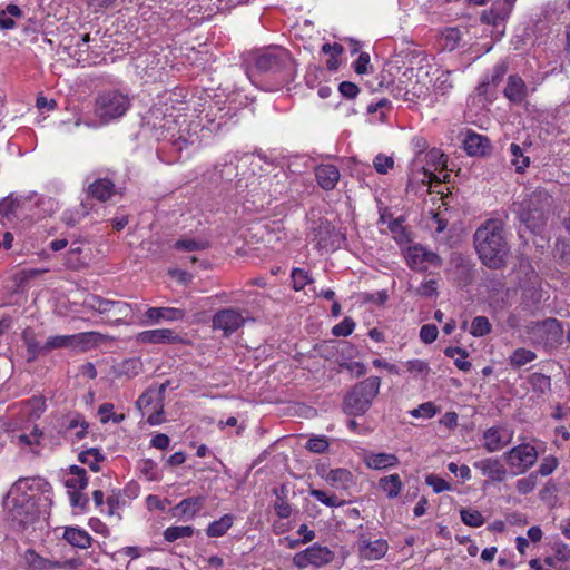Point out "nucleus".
Instances as JSON below:
<instances>
[{"instance_id": "f257e3e1", "label": "nucleus", "mask_w": 570, "mask_h": 570, "mask_svg": "<svg viewBox=\"0 0 570 570\" xmlns=\"http://www.w3.org/2000/svg\"><path fill=\"white\" fill-rule=\"evenodd\" d=\"M474 249L488 268L499 269L507 265L510 245L504 224L500 219H487L473 235Z\"/></svg>"}, {"instance_id": "f03ea898", "label": "nucleus", "mask_w": 570, "mask_h": 570, "mask_svg": "<svg viewBox=\"0 0 570 570\" xmlns=\"http://www.w3.org/2000/svg\"><path fill=\"white\" fill-rule=\"evenodd\" d=\"M552 208V197L543 189L533 191L527 202L514 203L513 212L530 232L538 233Z\"/></svg>"}, {"instance_id": "7ed1b4c3", "label": "nucleus", "mask_w": 570, "mask_h": 570, "mask_svg": "<svg viewBox=\"0 0 570 570\" xmlns=\"http://www.w3.org/2000/svg\"><path fill=\"white\" fill-rule=\"evenodd\" d=\"M255 65L261 72L278 76L284 81L294 80L296 75L291 53L282 47H272L258 52Z\"/></svg>"}, {"instance_id": "20e7f679", "label": "nucleus", "mask_w": 570, "mask_h": 570, "mask_svg": "<svg viewBox=\"0 0 570 570\" xmlns=\"http://www.w3.org/2000/svg\"><path fill=\"white\" fill-rule=\"evenodd\" d=\"M381 379L370 376L355 384L344 399V410L348 415L357 416L364 414L379 394Z\"/></svg>"}, {"instance_id": "39448f33", "label": "nucleus", "mask_w": 570, "mask_h": 570, "mask_svg": "<svg viewBox=\"0 0 570 570\" xmlns=\"http://www.w3.org/2000/svg\"><path fill=\"white\" fill-rule=\"evenodd\" d=\"M9 510L12 522L19 530H24L29 524L38 520L40 510L35 494L12 495L9 498Z\"/></svg>"}, {"instance_id": "423d86ee", "label": "nucleus", "mask_w": 570, "mask_h": 570, "mask_svg": "<svg viewBox=\"0 0 570 570\" xmlns=\"http://www.w3.org/2000/svg\"><path fill=\"white\" fill-rule=\"evenodd\" d=\"M129 98L112 91L100 95L96 100L95 112L104 122L121 117L129 108Z\"/></svg>"}, {"instance_id": "0eeeda50", "label": "nucleus", "mask_w": 570, "mask_h": 570, "mask_svg": "<svg viewBox=\"0 0 570 570\" xmlns=\"http://www.w3.org/2000/svg\"><path fill=\"white\" fill-rule=\"evenodd\" d=\"M538 459L535 448L529 443L519 444L504 453V460L510 468L518 469L517 473H524L534 465Z\"/></svg>"}, {"instance_id": "6e6552de", "label": "nucleus", "mask_w": 570, "mask_h": 570, "mask_svg": "<svg viewBox=\"0 0 570 570\" xmlns=\"http://www.w3.org/2000/svg\"><path fill=\"white\" fill-rule=\"evenodd\" d=\"M334 552L327 547L314 544L304 551L296 553L293 558L294 564L299 568H306L312 564L317 568L324 567L334 560Z\"/></svg>"}, {"instance_id": "1a4fd4ad", "label": "nucleus", "mask_w": 570, "mask_h": 570, "mask_svg": "<svg viewBox=\"0 0 570 570\" xmlns=\"http://www.w3.org/2000/svg\"><path fill=\"white\" fill-rule=\"evenodd\" d=\"M245 322L239 312L233 308L219 311L213 317L214 328L224 331L225 335H229L237 331Z\"/></svg>"}, {"instance_id": "9d476101", "label": "nucleus", "mask_w": 570, "mask_h": 570, "mask_svg": "<svg viewBox=\"0 0 570 570\" xmlns=\"http://www.w3.org/2000/svg\"><path fill=\"white\" fill-rule=\"evenodd\" d=\"M406 261L409 266L413 269L426 268L423 265L424 263H429L434 266H440L442 263V259L438 254L429 252L422 246L410 247L407 250Z\"/></svg>"}, {"instance_id": "9b49d317", "label": "nucleus", "mask_w": 570, "mask_h": 570, "mask_svg": "<svg viewBox=\"0 0 570 570\" xmlns=\"http://www.w3.org/2000/svg\"><path fill=\"white\" fill-rule=\"evenodd\" d=\"M538 331L547 347H554L562 342L564 331L557 318H547L539 323Z\"/></svg>"}, {"instance_id": "f8f14e48", "label": "nucleus", "mask_w": 570, "mask_h": 570, "mask_svg": "<svg viewBox=\"0 0 570 570\" xmlns=\"http://www.w3.org/2000/svg\"><path fill=\"white\" fill-rule=\"evenodd\" d=\"M137 341L142 344H177L181 343L183 338L173 330L159 328L139 333Z\"/></svg>"}, {"instance_id": "ddd939ff", "label": "nucleus", "mask_w": 570, "mask_h": 570, "mask_svg": "<svg viewBox=\"0 0 570 570\" xmlns=\"http://www.w3.org/2000/svg\"><path fill=\"white\" fill-rule=\"evenodd\" d=\"M357 547L361 557L368 560L381 559L386 553L389 548L385 540L379 539L371 541L365 537V534L360 535Z\"/></svg>"}, {"instance_id": "4468645a", "label": "nucleus", "mask_w": 570, "mask_h": 570, "mask_svg": "<svg viewBox=\"0 0 570 570\" xmlns=\"http://www.w3.org/2000/svg\"><path fill=\"white\" fill-rule=\"evenodd\" d=\"M463 147L470 156H485L490 153L491 142L488 137L469 130L463 139Z\"/></svg>"}, {"instance_id": "2eb2a0df", "label": "nucleus", "mask_w": 570, "mask_h": 570, "mask_svg": "<svg viewBox=\"0 0 570 570\" xmlns=\"http://www.w3.org/2000/svg\"><path fill=\"white\" fill-rule=\"evenodd\" d=\"M47 485L46 482L42 480H36V479H28V478H20L18 481H16L7 495L3 499V505L9 507V498L12 495H30L28 492H32L35 488L37 490H40L41 487Z\"/></svg>"}, {"instance_id": "dca6fc26", "label": "nucleus", "mask_w": 570, "mask_h": 570, "mask_svg": "<svg viewBox=\"0 0 570 570\" xmlns=\"http://www.w3.org/2000/svg\"><path fill=\"white\" fill-rule=\"evenodd\" d=\"M474 468L480 470L483 475L489 476L492 481H503L507 475L505 468L498 459L488 458L474 462Z\"/></svg>"}, {"instance_id": "f3484780", "label": "nucleus", "mask_w": 570, "mask_h": 570, "mask_svg": "<svg viewBox=\"0 0 570 570\" xmlns=\"http://www.w3.org/2000/svg\"><path fill=\"white\" fill-rule=\"evenodd\" d=\"M315 176L318 185L325 190L335 188L338 179L340 171L334 165H321L315 169Z\"/></svg>"}, {"instance_id": "a211bd4d", "label": "nucleus", "mask_w": 570, "mask_h": 570, "mask_svg": "<svg viewBox=\"0 0 570 570\" xmlns=\"http://www.w3.org/2000/svg\"><path fill=\"white\" fill-rule=\"evenodd\" d=\"M87 343V334L81 333L77 335H57V336H50L43 348L55 350V348H61V347H69V346H76Z\"/></svg>"}, {"instance_id": "6ab92c4d", "label": "nucleus", "mask_w": 570, "mask_h": 570, "mask_svg": "<svg viewBox=\"0 0 570 570\" xmlns=\"http://www.w3.org/2000/svg\"><path fill=\"white\" fill-rule=\"evenodd\" d=\"M204 497L198 495L186 498L173 508V515H188L189 518H193L204 507Z\"/></svg>"}, {"instance_id": "aec40b11", "label": "nucleus", "mask_w": 570, "mask_h": 570, "mask_svg": "<svg viewBox=\"0 0 570 570\" xmlns=\"http://www.w3.org/2000/svg\"><path fill=\"white\" fill-rule=\"evenodd\" d=\"M88 194L99 202H107L115 194V184L107 178L97 179L88 186Z\"/></svg>"}, {"instance_id": "412c9836", "label": "nucleus", "mask_w": 570, "mask_h": 570, "mask_svg": "<svg viewBox=\"0 0 570 570\" xmlns=\"http://www.w3.org/2000/svg\"><path fill=\"white\" fill-rule=\"evenodd\" d=\"M511 436L512 435H510L508 440H503L500 428H489L483 432V446L488 452H497L511 442Z\"/></svg>"}, {"instance_id": "4be33fe9", "label": "nucleus", "mask_w": 570, "mask_h": 570, "mask_svg": "<svg viewBox=\"0 0 570 570\" xmlns=\"http://www.w3.org/2000/svg\"><path fill=\"white\" fill-rule=\"evenodd\" d=\"M146 316L153 322L178 321L184 318L185 312L174 307H150L146 311Z\"/></svg>"}, {"instance_id": "5701e85b", "label": "nucleus", "mask_w": 570, "mask_h": 570, "mask_svg": "<svg viewBox=\"0 0 570 570\" xmlns=\"http://www.w3.org/2000/svg\"><path fill=\"white\" fill-rule=\"evenodd\" d=\"M504 96L512 102H521L525 97L524 81L518 76H510L504 89Z\"/></svg>"}, {"instance_id": "b1692460", "label": "nucleus", "mask_w": 570, "mask_h": 570, "mask_svg": "<svg viewBox=\"0 0 570 570\" xmlns=\"http://www.w3.org/2000/svg\"><path fill=\"white\" fill-rule=\"evenodd\" d=\"M63 539L71 546L80 549L89 548L92 541V538L87 531L78 528H66Z\"/></svg>"}, {"instance_id": "393cba45", "label": "nucleus", "mask_w": 570, "mask_h": 570, "mask_svg": "<svg viewBox=\"0 0 570 570\" xmlns=\"http://www.w3.org/2000/svg\"><path fill=\"white\" fill-rule=\"evenodd\" d=\"M24 561L28 567L36 570L56 569L59 561H52L39 556L33 549H28L24 553Z\"/></svg>"}, {"instance_id": "a878e982", "label": "nucleus", "mask_w": 570, "mask_h": 570, "mask_svg": "<svg viewBox=\"0 0 570 570\" xmlns=\"http://www.w3.org/2000/svg\"><path fill=\"white\" fill-rule=\"evenodd\" d=\"M83 239H75L66 256V266L70 269H79L85 266V261L81 258Z\"/></svg>"}, {"instance_id": "bb28decb", "label": "nucleus", "mask_w": 570, "mask_h": 570, "mask_svg": "<svg viewBox=\"0 0 570 570\" xmlns=\"http://www.w3.org/2000/svg\"><path fill=\"white\" fill-rule=\"evenodd\" d=\"M70 473L73 475L65 481V485L70 491H81L88 485L87 472L83 468L78 465H71L69 468Z\"/></svg>"}, {"instance_id": "cd10ccee", "label": "nucleus", "mask_w": 570, "mask_h": 570, "mask_svg": "<svg viewBox=\"0 0 570 570\" xmlns=\"http://www.w3.org/2000/svg\"><path fill=\"white\" fill-rule=\"evenodd\" d=\"M110 311L106 313L108 322L120 324L125 320L131 316V306L125 302L112 301Z\"/></svg>"}, {"instance_id": "c85d7f7f", "label": "nucleus", "mask_w": 570, "mask_h": 570, "mask_svg": "<svg viewBox=\"0 0 570 570\" xmlns=\"http://www.w3.org/2000/svg\"><path fill=\"white\" fill-rule=\"evenodd\" d=\"M365 461L368 468L375 470L385 469L399 463V459L394 454L386 453L370 454Z\"/></svg>"}, {"instance_id": "c756f323", "label": "nucleus", "mask_w": 570, "mask_h": 570, "mask_svg": "<svg viewBox=\"0 0 570 570\" xmlns=\"http://www.w3.org/2000/svg\"><path fill=\"white\" fill-rule=\"evenodd\" d=\"M380 488L386 493L387 498H396L402 489V481L397 474H391L381 478L379 481Z\"/></svg>"}, {"instance_id": "7c9ffc66", "label": "nucleus", "mask_w": 570, "mask_h": 570, "mask_svg": "<svg viewBox=\"0 0 570 570\" xmlns=\"http://www.w3.org/2000/svg\"><path fill=\"white\" fill-rule=\"evenodd\" d=\"M234 518L230 514H224L219 520L209 523L206 533L208 537H222L232 528Z\"/></svg>"}, {"instance_id": "2f4dec72", "label": "nucleus", "mask_w": 570, "mask_h": 570, "mask_svg": "<svg viewBox=\"0 0 570 570\" xmlns=\"http://www.w3.org/2000/svg\"><path fill=\"white\" fill-rule=\"evenodd\" d=\"M537 354L530 350L520 347L517 348L509 357V365L512 368H520L521 366L534 361Z\"/></svg>"}, {"instance_id": "473e14b6", "label": "nucleus", "mask_w": 570, "mask_h": 570, "mask_svg": "<svg viewBox=\"0 0 570 570\" xmlns=\"http://www.w3.org/2000/svg\"><path fill=\"white\" fill-rule=\"evenodd\" d=\"M326 481L334 487L347 488L352 481V473L346 469L331 470L326 475Z\"/></svg>"}, {"instance_id": "72a5a7b5", "label": "nucleus", "mask_w": 570, "mask_h": 570, "mask_svg": "<svg viewBox=\"0 0 570 570\" xmlns=\"http://www.w3.org/2000/svg\"><path fill=\"white\" fill-rule=\"evenodd\" d=\"M194 534L191 525L169 527L164 531V539L168 542H174L180 538H189Z\"/></svg>"}, {"instance_id": "f704fd0d", "label": "nucleus", "mask_w": 570, "mask_h": 570, "mask_svg": "<svg viewBox=\"0 0 570 570\" xmlns=\"http://www.w3.org/2000/svg\"><path fill=\"white\" fill-rule=\"evenodd\" d=\"M510 153L512 156L511 163L514 165L515 170L518 173H523L524 169L529 166L530 159L529 157L523 155L522 148L517 144L510 145Z\"/></svg>"}, {"instance_id": "c9c22d12", "label": "nucleus", "mask_w": 570, "mask_h": 570, "mask_svg": "<svg viewBox=\"0 0 570 570\" xmlns=\"http://www.w3.org/2000/svg\"><path fill=\"white\" fill-rule=\"evenodd\" d=\"M209 247V242L207 240H195V239H178L174 244V248L177 250L185 252H197L204 250Z\"/></svg>"}, {"instance_id": "e433bc0d", "label": "nucleus", "mask_w": 570, "mask_h": 570, "mask_svg": "<svg viewBox=\"0 0 570 570\" xmlns=\"http://www.w3.org/2000/svg\"><path fill=\"white\" fill-rule=\"evenodd\" d=\"M491 324L485 316H476L472 320L470 333L475 337H481L491 332Z\"/></svg>"}, {"instance_id": "4c0bfd02", "label": "nucleus", "mask_w": 570, "mask_h": 570, "mask_svg": "<svg viewBox=\"0 0 570 570\" xmlns=\"http://www.w3.org/2000/svg\"><path fill=\"white\" fill-rule=\"evenodd\" d=\"M460 514L462 522L469 527L478 528L484 523V518L476 510L462 509Z\"/></svg>"}, {"instance_id": "58836bf2", "label": "nucleus", "mask_w": 570, "mask_h": 570, "mask_svg": "<svg viewBox=\"0 0 570 570\" xmlns=\"http://www.w3.org/2000/svg\"><path fill=\"white\" fill-rule=\"evenodd\" d=\"M292 282L293 288L295 291L303 289L307 284L312 283L313 279L309 277L308 273L301 268H294L292 271Z\"/></svg>"}, {"instance_id": "ea45409f", "label": "nucleus", "mask_w": 570, "mask_h": 570, "mask_svg": "<svg viewBox=\"0 0 570 570\" xmlns=\"http://www.w3.org/2000/svg\"><path fill=\"white\" fill-rule=\"evenodd\" d=\"M311 495L327 507H341L344 504V501L340 500L336 495H327L322 490L312 489Z\"/></svg>"}, {"instance_id": "a19ab883", "label": "nucleus", "mask_w": 570, "mask_h": 570, "mask_svg": "<svg viewBox=\"0 0 570 570\" xmlns=\"http://www.w3.org/2000/svg\"><path fill=\"white\" fill-rule=\"evenodd\" d=\"M538 484L537 473H530L527 478L517 481V490L521 494H528L534 490Z\"/></svg>"}, {"instance_id": "79ce46f5", "label": "nucleus", "mask_w": 570, "mask_h": 570, "mask_svg": "<svg viewBox=\"0 0 570 570\" xmlns=\"http://www.w3.org/2000/svg\"><path fill=\"white\" fill-rule=\"evenodd\" d=\"M19 206L20 200L18 198H14L12 195L4 197L0 200V215L8 217L13 214Z\"/></svg>"}, {"instance_id": "37998d69", "label": "nucleus", "mask_w": 570, "mask_h": 570, "mask_svg": "<svg viewBox=\"0 0 570 570\" xmlns=\"http://www.w3.org/2000/svg\"><path fill=\"white\" fill-rule=\"evenodd\" d=\"M328 441L325 436H313L308 439L306 449L313 453H324L328 449Z\"/></svg>"}, {"instance_id": "c03bdc74", "label": "nucleus", "mask_w": 570, "mask_h": 570, "mask_svg": "<svg viewBox=\"0 0 570 570\" xmlns=\"http://www.w3.org/2000/svg\"><path fill=\"white\" fill-rule=\"evenodd\" d=\"M87 305L100 314H106L110 311L109 307L112 306V301L105 299L99 296H92L87 302Z\"/></svg>"}, {"instance_id": "a18cd8bd", "label": "nucleus", "mask_w": 570, "mask_h": 570, "mask_svg": "<svg viewBox=\"0 0 570 570\" xmlns=\"http://www.w3.org/2000/svg\"><path fill=\"white\" fill-rule=\"evenodd\" d=\"M355 327V323L351 317H345L340 324L332 328V333L335 336H347Z\"/></svg>"}, {"instance_id": "49530a36", "label": "nucleus", "mask_w": 570, "mask_h": 570, "mask_svg": "<svg viewBox=\"0 0 570 570\" xmlns=\"http://www.w3.org/2000/svg\"><path fill=\"white\" fill-rule=\"evenodd\" d=\"M438 412L436 406L432 402H426L421 404L419 407L411 411L412 416L414 417H425L430 419L434 416Z\"/></svg>"}, {"instance_id": "de8ad7c7", "label": "nucleus", "mask_w": 570, "mask_h": 570, "mask_svg": "<svg viewBox=\"0 0 570 570\" xmlns=\"http://www.w3.org/2000/svg\"><path fill=\"white\" fill-rule=\"evenodd\" d=\"M558 466V460L554 458V456H546L538 471H535L534 473H537V476L540 474L542 476H547V475H550L554 470Z\"/></svg>"}, {"instance_id": "09e8293b", "label": "nucleus", "mask_w": 570, "mask_h": 570, "mask_svg": "<svg viewBox=\"0 0 570 570\" xmlns=\"http://www.w3.org/2000/svg\"><path fill=\"white\" fill-rule=\"evenodd\" d=\"M394 165L392 157L379 154L374 159V168L380 174H386Z\"/></svg>"}, {"instance_id": "8fccbe9b", "label": "nucleus", "mask_w": 570, "mask_h": 570, "mask_svg": "<svg viewBox=\"0 0 570 570\" xmlns=\"http://www.w3.org/2000/svg\"><path fill=\"white\" fill-rule=\"evenodd\" d=\"M405 365L409 372L420 374L424 377L428 376L430 372L429 364L422 360H412L406 362Z\"/></svg>"}, {"instance_id": "3c124183", "label": "nucleus", "mask_w": 570, "mask_h": 570, "mask_svg": "<svg viewBox=\"0 0 570 570\" xmlns=\"http://www.w3.org/2000/svg\"><path fill=\"white\" fill-rule=\"evenodd\" d=\"M425 482L433 488L435 493L451 489V485L444 479L434 474L426 475Z\"/></svg>"}, {"instance_id": "603ef678", "label": "nucleus", "mask_w": 570, "mask_h": 570, "mask_svg": "<svg viewBox=\"0 0 570 570\" xmlns=\"http://www.w3.org/2000/svg\"><path fill=\"white\" fill-rule=\"evenodd\" d=\"M438 327L433 324H425L420 330V338L426 343H433L438 337Z\"/></svg>"}, {"instance_id": "864d4df0", "label": "nucleus", "mask_w": 570, "mask_h": 570, "mask_svg": "<svg viewBox=\"0 0 570 570\" xmlns=\"http://www.w3.org/2000/svg\"><path fill=\"white\" fill-rule=\"evenodd\" d=\"M509 14V11H499L497 8H492L490 11H485L481 16V21L488 24H497L499 19H504Z\"/></svg>"}, {"instance_id": "5fc2aeb1", "label": "nucleus", "mask_w": 570, "mask_h": 570, "mask_svg": "<svg viewBox=\"0 0 570 570\" xmlns=\"http://www.w3.org/2000/svg\"><path fill=\"white\" fill-rule=\"evenodd\" d=\"M338 91L343 97L347 99H354L360 92V89L354 82L343 81L338 86Z\"/></svg>"}, {"instance_id": "6e6d98bb", "label": "nucleus", "mask_w": 570, "mask_h": 570, "mask_svg": "<svg viewBox=\"0 0 570 570\" xmlns=\"http://www.w3.org/2000/svg\"><path fill=\"white\" fill-rule=\"evenodd\" d=\"M436 292H438V284H436V281H434V279H430V281L421 284L416 288V294L420 296H424V297H431V296L435 295Z\"/></svg>"}, {"instance_id": "4d7b16f0", "label": "nucleus", "mask_w": 570, "mask_h": 570, "mask_svg": "<svg viewBox=\"0 0 570 570\" xmlns=\"http://www.w3.org/2000/svg\"><path fill=\"white\" fill-rule=\"evenodd\" d=\"M68 493L72 507H78L81 510L87 509L89 499L81 491H69Z\"/></svg>"}, {"instance_id": "13d9d810", "label": "nucleus", "mask_w": 570, "mask_h": 570, "mask_svg": "<svg viewBox=\"0 0 570 570\" xmlns=\"http://www.w3.org/2000/svg\"><path fill=\"white\" fill-rule=\"evenodd\" d=\"M27 351H28V362H33L39 353L45 350L43 346H40L39 342L33 337L27 340Z\"/></svg>"}, {"instance_id": "bf43d9fd", "label": "nucleus", "mask_w": 570, "mask_h": 570, "mask_svg": "<svg viewBox=\"0 0 570 570\" xmlns=\"http://www.w3.org/2000/svg\"><path fill=\"white\" fill-rule=\"evenodd\" d=\"M274 509L276 514L282 519L289 518L292 513L291 505L281 495H278V500L275 502Z\"/></svg>"}, {"instance_id": "052dcab7", "label": "nucleus", "mask_w": 570, "mask_h": 570, "mask_svg": "<svg viewBox=\"0 0 570 570\" xmlns=\"http://www.w3.org/2000/svg\"><path fill=\"white\" fill-rule=\"evenodd\" d=\"M89 456H94V460L96 462H102L105 460V456L96 448H90L86 451L80 452L78 459L81 463H88Z\"/></svg>"}, {"instance_id": "680f3d73", "label": "nucleus", "mask_w": 570, "mask_h": 570, "mask_svg": "<svg viewBox=\"0 0 570 570\" xmlns=\"http://www.w3.org/2000/svg\"><path fill=\"white\" fill-rule=\"evenodd\" d=\"M156 391L154 390H148L145 393H142L136 402L137 407L139 410L147 409L153 403Z\"/></svg>"}, {"instance_id": "e2e57ef3", "label": "nucleus", "mask_w": 570, "mask_h": 570, "mask_svg": "<svg viewBox=\"0 0 570 570\" xmlns=\"http://www.w3.org/2000/svg\"><path fill=\"white\" fill-rule=\"evenodd\" d=\"M370 63V56L365 52H362L356 61L354 62V70L358 75H363L367 70V66Z\"/></svg>"}, {"instance_id": "0e129e2a", "label": "nucleus", "mask_w": 570, "mask_h": 570, "mask_svg": "<svg viewBox=\"0 0 570 570\" xmlns=\"http://www.w3.org/2000/svg\"><path fill=\"white\" fill-rule=\"evenodd\" d=\"M140 367L141 363L137 360H128L122 364L124 372L128 375H137L139 373Z\"/></svg>"}, {"instance_id": "69168bd1", "label": "nucleus", "mask_w": 570, "mask_h": 570, "mask_svg": "<svg viewBox=\"0 0 570 570\" xmlns=\"http://www.w3.org/2000/svg\"><path fill=\"white\" fill-rule=\"evenodd\" d=\"M169 442H170V440H169L168 435L163 434V433H159L151 439V445L157 449H160V450L167 449L169 445Z\"/></svg>"}, {"instance_id": "338daca9", "label": "nucleus", "mask_w": 570, "mask_h": 570, "mask_svg": "<svg viewBox=\"0 0 570 570\" xmlns=\"http://www.w3.org/2000/svg\"><path fill=\"white\" fill-rule=\"evenodd\" d=\"M505 72H507V67L503 63L495 66L492 78H491V82L494 86L500 83L502 81Z\"/></svg>"}, {"instance_id": "774afa93", "label": "nucleus", "mask_w": 570, "mask_h": 570, "mask_svg": "<svg viewBox=\"0 0 570 570\" xmlns=\"http://www.w3.org/2000/svg\"><path fill=\"white\" fill-rule=\"evenodd\" d=\"M444 354L448 357H451V358H453L455 355H460L462 358H466L469 356L468 351L462 348V347H459V346H455V347L449 346V347H446L444 350Z\"/></svg>"}]
</instances>
